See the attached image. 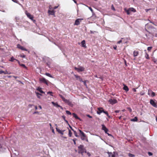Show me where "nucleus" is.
Here are the masks:
<instances>
[{"instance_id": "1", "label": "nucleus", "mask_w": 157, "mask_h": 157, "mask_svg": "<svg viewBox=\"0 0 157 157\" xmlns=\"http://www.w3.org/2000/svg\"><path fill=\"white\" fill-rule=\"evenodd\" d=\"M7 146L4 140L3 137L0 136V151L3 152L6 149Z\"/></svg>"}, {"instance_id": "2", "label": "nucleus", "mask_w": 157, "mask_h": 157, "mask_svg": "<svg viewBox=\"0 0 157 157\" xmlns=\"http://www.w3.org/2000/svg\"><path fill=\"white\" fill-rule=\"evenodd\" d=\"M59 96L62 98V100L66 103H67L69 106L72 107L73 104L72 103L71 101L69 100L66 99L62 95L59 94Z\"/></svg>"}, {"instance_id": "3", "label": "nucleus", "mask_w": 157, "mask_h": 157, "mask_svg": "<svg viewBox=\"0 0 157 157\" xmlns=\"http://www.w3.org/2000/svg\"><path fill=\"white\" fill-rule=\"evenodd\" d=\"M124 11L127 13L128 15H129L130 14V12H132L134 13L136 11V10L133 7L130 8L128 10L125 9Z\"/></svg>"}, {"instance_id": "4", "label": "nucleus", "mask_w": 157, "mask_h": 157, "mask_svg": "<svg viewBox=\"0 0 157 157\" xmlns=\"http://www.w3.org/2000/svg\"><path fill=\"white\" fill-rule=\"evenodd\" d=\"M78 131L81 134V140H85L86 139L87 140V138L85 134L81 130L78 129Z\"/></svg>"}, {"instance_id": "5", "label": "nucleus", "mask_w": 157, "mask_h": 157, "mask_svg": "<svg viewBox=\"0 0 157 157\" xmlns=\"http://www.w3.org/2000/svg\"><path fill=\"white\" fill-rule=\"evenodd\" d=\"M74 69L75 70L77 71L78 72L83 71L85 70V68L81 66H79L78 68L75 67Z\"/></svg>"}, {"instance_id": "6", "label": "nucleus", "mask_w": 157, "mask_h": 157, "mask_svg": "<svg viewBox=\"0 0 157 157\" xmlns=\"http://www.w3.org/2000/svg\"><path fill=\"white\" fill-rule=\"evenodd\" d=\"M82 20H83V18H78L75 21L74 25H79L80 24V22H81Z\"/></svg>"}, {"instance_id": "7", "label": "nucleus", "mask_w": 157, "mask_h": 157, "mask_svg": "<svg viewBox=\"0 0 157 157\" xmlns=\"http://www.w3.org/2000/svg\"><path fill=\"white\" fill-rule=\"evenodd\" d=\"M40 81L41 82L44 83L47 85H48V80L45 79L44 78H40Z\"/></svg>"}, {"instance_id": "8", "label": "nucleus", "mask_w": 157, "mask_h": 157, "mask_svg": "<svg viewBox=\"0 0 157 157\" xmlns=\"http://www.w3.org/2000/svg\"><path fill=\"white\" fill-rule=\"evenodd\" d=\"M109 103L112 105H113L117 102V100L115 99H110L109 100Z\"/></svg>"}, {"instance_id": "9", "label": "nucleus", "mask_w": 157, "mask_h": 157, "mask_svg": "<svg viewBox=\"0 0 157 157\" xmlns=\"http://www.w3.org/2000/svg\"><path fill=\"white\" fill-rule=\"evenodd\" d=\"M148 94L150 95L152 97H154L155 96V92H153L151 90H149L148 92Z\"/></svg>"}, {"instance_id": "10", "label": "nucleus", "mask_w": 157, "mask_h": 157, "mask_svg": "<svg viewBox=\"0 0 157 157\" xmlns=\"http://www.w3.org/2000/svg\"><path fill=\"white\" fill-rule=\"evenodd\" d=\"M17 48L19 49H21L22 50L25 51H28L29 53V51H28L27 49H26L25 48H24L23 47L21 46L19 44H18L17 45Z\"/></svg>"}, {"instance_id": "11", "label": "nucleus", "mask_w": 157, "mask_h": 157, "mask_svg": "<svg viewBox=\"0 0 157 157\" xmlns=\"http://www.w3.org/2000/svg\"><path fill=\"white\" fill-rule=\"evenodd\" d=\"M26 14L27 15V17L29 18L30 19L33 21H35V20H33V17L32 15L29 13L26 12Z\"/></svg>"}, {"instance_id": "12", "label": "nucleus", "mask_w": 157, "mask_h": 157, "mask_svg": "<svg viewBox=\"0 0 157 157\" xmlns=\"http://www.w3.org/2000/svg\"><path fill=\"white\" fill-rule=\"evenodd\" d=\"M98 110L97 111V113L99 115L102 112H103L104 110L102 107L98 108Z\"/></svg>"}, {"instance_id": "13", "label": "nucleus", "mask_w": 157, "mask_h": 157, "mask_svg": "<svg viewBox=\"0 0 157 157\" xmlns=\"http://www.w3.org/2000/svg\"><path fill=\"white\" fill-rule=\"evenodd\" d=\"M150 104L154 107L157 108V104L153 100H151L150 101Z\"/></svg>"}, {"instance_id": "14", "label": "nucleus", "mask_w": 157, "mask_h": 157, "mask_svg": "<svg viewBox=\"0 0 157 157\" xmlns=\"http://www.w3.org/2000/svg\"><path fill=\"white\" fill-rule=\"evenodd\" d=\"M101 126H102V129L104 131L105 133H107L109 131L108 129L103 124H102Z\"/></svg>"}, {"instance_id": "15", "label": "nucleus", "mask_w": 157, "mask_h": 157, "mask_svg": "<svg viewBox=\"0 0 157 157\" xmlns=\"http://www.w3.org/2000/svg\"><path fill=\"white\" fill-rule=\"evenodd\" d=\"M109 157H115V154L116 152H114L113 154L112 152H107Z\"/></svg>"}, {"instance_id": "16", "label": "nucleus", "mask_w": 157, "mask_h": 157, "mask_svg": "<svg viewBox=\"0 0 157 157\" xmlns=\"http://www.w3.org/2000/svg\"><path fill=\"white\" fill-rule=\"evenodd\" d=\"M74 75L76 78V79H78L80 82H83L82 78H81L80 76L75 74Z\"/></svg>"}, {"instance_id": "17", "label": "nucleus", "mask_w": 157, "mask_h": 157, "mask_svg": "<svg viewBox=\"0 0 157 157\" xmlns=\"http://www.w3.org/2000/svg\"><path fill=\"white\" fill-rule=\"evenodd\" d=\"M139 54V52L138 51H134L133 53V56L135 57L137 56Z\"/></svg>"}, {"instance_id": "18", "label": "nucleus", "mask_w": 157, "mask_h": 157, "mask_svg": "<svg viewBox=\"0 0 157 157\" xmlns=\"http://www.w3.org/2000/svg\"><path fill=\"white\" fill-rule=\"evenodd\" d=\"M73 117H74L76 119H78L80 120V121H81V119L79 118L77 116V115L75 113H73L72 114Z\"/></svg>"}, {"instance_id": "19", "label": "nucleus", "mask_w": 157, "mask_h": 157, "mask_svg": "<svg viewBox=\"0 0 157 157\" xmlns=\"http://www.w3.org/2000/svg\"><path fill=\"white\" fill-rule=\"evenodd\" d=\"M2 73H4V74H11L10 72L8 73V72L7 71H0V74H2Z\"/></svg>"}, {"instance_id": "20", "label": "nucleus", "mask_w": 157, "mask_h": 157, "mask_svg": "<svg viewBox=\"0 0 157 157\" xmlns=\"http://www.w3.org/2000/svg\"><path fill=\"white\" fill-rule=\"evenodd\" d=\"M16 61H17L18 62L19 64L21 66L24 67V68L25 69H27V67H26L25 66V64H21L19 62V61L18 60H16Z\"/></svg>"}, {"instance_id": "21", "label": "nucleus", "mask_w": 157, "mask_h": 157, "mask_svg": "<svg viewBox=\"0 0 157 157\" xmlns=\"http://www.w3.org/2000/svg\"><path fill=\"white\" fill-rule=\"evenodd\" d=\"M56 131L59 133L61 134L62 135H63V132H64V131H61L57 128H56Z\"/></svg>"}, {"instance_id": "22", "label": "nucleus", "mask_w": 157, "mask_h": 157, "mask_svg": "<svg viewBox=\"0 0 157 157\" xmlns=\"http://www.w3.org/2000/svg\"><path fill=\"white\" fill-rule=\"evenodd\" d=\"M123 89L125 90L126 92H127L129 90L128 87L124 84Z\"/></svg>"}, {"instance_id": "23", "label": "nucleus", "mask_w": 157, "mask_h": 157, "mask_svg": "<svg viewBox=\"0 0 157 157\" xmlns=\"http://www.w3.org/2000/svg\"><path fill=\"white\" fill-rule=\"evenodd\" d=\"M81 44L82 47H83L85 48H86V45L85 41V40H83L82 41Z\"/></svg>"}, {"instance_id": "24", "label": "nucleus", "mask_w": 157, "mask_h": 157, "mask_svg": "<svg viewBox=\"0 0 157 157\" xmlns=\"http://www.w3.org/2000/svg\"><path fill=\"white\" fill-rule=\"evenodd\" d=\"M48 13L49 15H54L55 14V12L53 10L48 11Z\"/></svg>"}, {"instance_id": "25", "label": "nucleus", "mask_w": 157, "mask_h": 157, "mask_svg": "<svg viewBox=\"0 0 157 157\" xmlns=\"http://www.w3.org/2000/svg\"><path fill=\"white\" fill-rule=\"evenodd\" d=\"M85 150H86L85 149H78V153L79 154H81L82 155Z\"/></svg>"}, {"instance_id": "26", "label": "nucleus", "mask_w": 157, "mask_h": 157, "mask_svg": "<svg viewBox=\"0 0 157 157\" xmlns=\"http://www.w3.org/2000/svg\"><path fill=\"white\" fill-rule=\"evenodd\" d=\"M145 52V57L147 59H149L150 58L149 57V55L147 53L146 50L144 51Z\"/></svg>"}, {"instance_id": "27", "label": "nucleus", "mask_w": 157, "mask_h": 157, "mask_svg": "<svg viewBox=\"0 0 157 157\" xmlns=\"http://www.w3.org/2000/svg\"><path fill=\"white\" fill-rule=\"evenodd\" d=\"M52 103L54 106H55L56 107H59V105L57 102L55 103L54 102H52Z\"/></svg>"}, {"instance_id": "28", "label": "nucleus", "mask_w": 157, "mask_h": 157, "mask_svg": "<svg viewBox=\"0 0 157 157\" xmlns=\"http://www.w3.org/2000/svg\"><path fill=\"white\" fill-rule=\"evenodd\" d=\"M138 119L136 117H135L134 118L132 119L131 120V121H136Z\"/></svg>"}, {"instance_id": "29", "label": "nucleus", "mask_w": 157, "mask_h": 157, "mask_svg": "<svg viewBox=\"0 0 157 157\" xmlns=\"http://www.w3.org/2000/svg\"><path fill=\"white\" fill-rule=\"evenodd\" d=\"M78 149H85L84 148V146L82 145H80L78 147Z\"/></svg>"}, {"instance_id": "30", "label": "nucleus", "mask_w": 157, "mask_h": 157, "mask_svg": "<svg viewBox=\"0 0 157 157\" xmlns=\"http://www.w3.org/2000/svg\"><path fill=\"white\" fill-rule=\"evenodd\" d=\"M37 90L41 93H44V91L42 90L41 88H38Z\"/></svg>"}, {"instance_id": "31", "label": "nucleus", "mask_w": 157, "mask_h": 157, "mask_svg": "<svg viewBox=\"0 0 157 157\" xmlns=\"http://www.w3.org/2000/svg\"><path fill=\"white\" fill-rule=\"evenodd\" d=\"M36 94L37 97L39 98H40V96L41 95V94L38 92H36Z\"/></svg>"}, {"instance_id": "32", "label": "nucleus", "mask_w": 157, "mask_h": 157, "mask_svg": "<svg viewBox=\"0 0 157 157\" xmlns=\"http://www.w3.org/2000/svg\"><path fill=\"white\" fill-rule=\"evenodd\" d=\"M68 130H69L68 135L70 137H71V136H72V133L71 132V131L70 129H69Z\"/></svg>"}, {"instance_id": "33", "label": "nucleus", "mask_w": 157, "mask_h": 157, "mask_svg": "<svg viewBox=\"0 0 157 157\" xmlns=\"http://www.w3.org/2000/svg\"><path fill=\"white\" fill-rule=\"evenodd\" d=\"M45 75H47L49 77L52 78V76L49 73H46L45 74Z\"/></svg>"}, {"instance_id": "34", "label": "nucleus", "mask_w": 157, "mask_h": 157, "mask_svg": "<svg viewBox=\"0 0 157 157\" xmlns=\"http://www.w3.org/2000/svg\"><path fill=\"white\" fill-rule=\"evenodd\" d=\"M128 155L129 157H135V155H134L130 153H129L128 154Z\"/></svg>"}, {"instance_id": "35", "label": "nucleus", "mask_w": 157, "mask_h": 157, "mask_svg": "<svg viewBox=\"0 0 157 157\" xmlns=\"http://www.w3.org/2000/svg\"><path fill=\"white\" fill-rule=\"evenodd\" d=\"M73 132H74V134L75 136L76 137H78V135L77 133L75 131H73Z\"/></svg>"}, {"instance_id": "36", "label": "nucleus", "mask_w": 157, "mask_h": 157, "mask_svg": "<svg viewBox=\"0 0 157 157\" xmlns=\"http://www.w3.org/2000/svg\"><path fill=\"white\" fill-rule=\"evenodd\" d=\"M66 113L67 114H68V115H71V112L68 110H66Z\"/></svg>"}, {"instance_id": "37", "label": "nucleus", "mask_w": 157, "mask_h": 157, "mask_svg": "<svg viewBox=\"0 0 157 157\" xmlns=\"http://www.w3.org/2000/svg\"><path fill=\"white\" fill-rule=\"evenodd\" d=\"M14 60H16L17 59H15L13 57H11V59H10V61H11V62H13V61Z\"/></svg>"}, {"instance_id": "38", "label": "nucleus", "mask_w": 157, "mask_h": 157, "mask_svg": "<svg viewBox=\"0 0 157 157\" xmlns=\"http://www.w3.org/2000/svg\"><path fill=\"white\" fill-rule=\"evenodd\" d=\"M76 140H77V139H76V138H74V139H72V140L74 142V144L75 145H76V142L75 141H76Z\"/></svg>"}, {"instance_id": "39", "label": "nucleus", "mask_w": 157, "mask_h": 157, "mask_svg": "<svg viewBox=\"0 0 157 157\" xmlns=\"http://www.w3.org/2000/svg\"><path fill=\"white\" fill-rule=\"evenodd\" d=\"M20 56L22 58H25V55L23 54H22L20 55Z\"/></svg>"}, {"instance_id": "40", "label": "nucleus", "mask_w": 157, "mask_h": 157, "mask_svg": "<svg viewBox=\"0 0 157 157\" xmlns=\"http://www.w3.org/2000/svg\"><path fill=\"white\" fill-rule=\"evenodd\" d=\"M13 2L16 3H19V2L17 0H12Z\"/></svg>"}, {"instance_id": "41", "label": "nucleus", "mask_w": 157, "mask_h": 157, "mask_svg": "<svg viewBox=\"0 0 157 157\" xmlns=\"http://www.w3.org/2000/svg\"><path fill=\"white\" fill-rule=\"evenodd\" d=\"M152 47H149L147 48V49L148 51H150L151 50V49H152Z\"/></svg>"}, {"instance_id": "42", "label": "nucleus", "mask_w": 157, "mask_h": 157, "mask_svg": "<svg viewBox=\"0 0 157 157\" xmlns=\"http://www.w3.org/2000/svg\"><path fill=\"white\" fill-rule=\"evenodd\" d=\"M103 113H105V114H106L107 116H108V114H109L107 111H105L104 110Z\"/></svg>"}, {"instance_id": "43", "label": "nucleus", "mask_w": 157, "mask_h": 157, "mask_svg": "<svg viewBox=\"0 0 157 157\" xmlns=\"http://www.w3.org/2000/svg\"><path fill=\"white\" fill-rule=\"evenodd\" d=\"M121 39L122 40V42L124 43H127V41H125L124 40V38H121Z\"/></svg>"}, {"instance_id": "44", "label": "nucleus", "mask_w": 157, "mask_h": 157, "mask_svg": "<svg viewBox=\"0 0 157 157\" xmlns=\"http://www.w3.org/2000/svg\"><path fill=\"white\" fill-rule=\"evenodd\" d=\"M148 154L149 156H151V155H153L152 153L151 152H148Z\"/></svg>"}, {"instance_id": "45", "label": "nucleus", "mask_w": 157, "mask_h": 157, "mask_svg": "<svg viewBox=\"0 0 157 157\" xmlns=\"http://www.w3.org/2000/svg\"><path fill=\"white\" fill-rule=\"evenodd\" d=\"M122 42V40H121L117 42V44H120V43H121Z\"/></svg>"}, {"instance_id": "46", "label": "nucleus", "mask_w": 157, "mask_h": 157, "mask_svg": "<svg viewBox=\"0 0 157 157\" xmlns=\"http://www.w3.org/2000/svg\"><path fill=\"white\" fill-rule=\"evenodd\" d=\"M52 92L51 91H49L47 93L48 94H50L52 96H53V95L52 94Z\"/></svg>"}, {"instance_id": "47", "label": "nucleus", "mask_w": 157, "mask_h": 157, "mask_svg": "<svg viewBox=\"0 0 157 157\" xmlns=\"http://www.w3.org/2000/svg\"><path fill=\"white\" fill-rule=\"evenodd\" d=\"M69 127L73 131V132L75 131L74 129L72 128L71 126L69 124Z\"/></svg>"}, {"instance_id": "48", "label": "nucleus", "mask_w": 157, "mask_h": 157, "mask_svg": "<svg viewBox=\"0 0 157 157\" xmlns=\"http://www.w3.org/2000/svg\"><path fill=\"white\" fill-rule=\"evenodd\" d=\"M112 9L114 11L115 10V9L114 8L113 5H112Z\"/></svg>"}, {"instance_id": "49", "label": "nucleus", "mask_w": 157, "mask_h": 157, "mask_svg": "<svg viewBox=\"0 0 157 157\" xmlns=\"http://www.w3.org/2000/svg\"><path fill=\"white\" fill-rule=\"evenodd\" d=\"M86 80H85L84 81H83V82H83L85 86H86Z\"/></svg>"}, {"instance_id": "50", "label": "nucleus", "mask_w": 157, "mask_h": 157, "mask_svg": "<svg viewBox=\"0 0 157 157\" xmlns=\"http://www.w3.org/2000/svg\"><path fill=\"white\" fill-rule=\"evenodd\" d=\"M86 116L90 118H92V117L89 114L87 115Z\"/></svg>"}, {"instance_id": "51", "label": "nucleus", "mask_w": 157, "mask_h": 157, "mask_svg": "<svg viewBox=\"0 0 157 157\" xmlns=\"http://www.w3.org/2000/svg\"><path fill=\"white\" fill-rule=\"evenodd\" d=\"M106 133L108 135V136H112V135H111V134H109V133H107V132Z\"/></svg>"}, {"instance_id": "52", "label": "nucleus", "mask_w": 157, "mask_h": 157, "mask_svg": "<svg viewBox=\"0 0 157 157\" xmlns=\"http://www.w3.org/2000/svg\"><path fill=\"white\" fill-rule=\"evenodd\" d=\"M62 118L64 119V120H65L66 117L64 116H62Z\"/></svg>"}, {"instance_id": "53", "label": "nucleus", "mask_w": 157, "mask_h": 157, "mask_svg": "<svg viewBox=\"0 0 157 157\" xmlns=\"http://www.w3.org/2000/svg\"><path fill=\"white\" fill-rule=\"evenodd\" d=\"M119 112H120L119 110H115V112L116 113H119Z\"/></svg>"}, {"instance_id": "54", "label": "nucleus", "mask_w": 157, "mask_h": 157, "mask_svg": "<svg viewBox=\"0 0 157 157\" xmlns=\"http://www.w3.org/2000/svg\"><path fill=\"white\" fill-rule=\"evenodd\" d=\"M132 90L134 91V92H136V89L134 88H133L132 89Z\"/></svg>"}, {"instance_id": "55", "label": "nucleus", "mask_w": 157, "mask_h": 157, "mask_svg": "<svg viewBox=\"0 0 157 157\" xmlns=\"http://www.w3.org/2000/svg\"><path fill=\"white\" fill-rule=\"evenodd\" d=\"M117 47V46H115L113 47V48L114 49L116 50V49Z\"/></svg>"}, {"instance_id": "56", "label": "nucleus", "mask_w": 157, "mask_h": 157, "mask_svg": "<svg viewBox=\"0 0 157 157\" xmlns=\"http://www.w3.org/2000/svg\"><path fill=\"white\" fill-rule=\"evenodd\" d=\"M144 93H140V94L141 95H144Z\"/></svg>"}, {"instance_id": "57", "label": "nucleus", "mask_w": 157, "mask_h": 157, "mask_svg": "<svg viewBox=\"0 0 157 157\" xmlns=\"http://www.w3.org/2000/svg\"><path fill=\"white\" fill-rule=\"evenodd\" d=\"M13 78H14L15 79H16V78H17V77L15 76H13Z\"/></svg>"}, {"instance_id": "58", "label": "nucleus", "mask_w": 157, "mask_h": 157, "mask_svg": "<svg viewBox=\"0 0 157 157\" xmlns=\"http://www.w3.org/2000/svg\"><path fill=\"white\" fill-rule=\"evenodd\" d=\"M72 0L75 3L77 4V2L75 0Z\"/></svg>"}, {"instance_id": "59", "label": "nucleus", "mask_w": 157, "mask_h": 157, "mask_svg": "<svg viewBox=\"0 0 157 157\" xmlns=\"http://www.w3.org/2000/svg\"><path fill=\"white\" fill-rule=\"evenodd\" d=\"M59 107H60L62 109H63V108L62 107V106H61L60 105H59Z\"/></svg>"}, {"instance_id": "60", "label": "nucleus", "mask_w": 157, "mask_h": 157, "mask_svg": "<svg viewBox=\"0 0 157 157\" xmlns=\"http://www.w3.org/2000/svg\"><path fill=\"white\" fill-rule=\"evenodd\" d=\"M145 10V11L146 12H148V11H149V9H146Z\"/></svg>"}, {"instance_id": "61", "label": "nucleus", "mask_w": 157, "mask_h": 157, "mask_svg": "<svg viewBox=\"0 0 157 157\" xmlns=\"http://www.w3.org/2000/svg\"><path fill=\"white\" fill-rule=\"evenodd\" d=\"M64 121H65L66 122V123H67L68 124V125L69 124H68V121H67V120H64Z\"/></svg>"}, {"instance_id": "62", "label": "nucleus", "mask_w": 157, "mask_h": 157, "mask_svg": "<svg viewBox=\"0 0 157 157\" xmlns=\"http://www.w3.org/2000/svg\"><path fill=\"white\" fill-rule=\"evenodd\" d=\"M58 7V6H55L54 7V9H56Z\"/></svg>"}, {"instance_id": "63", "label": "nucleus", "mask_w": 157, "mask_h": 157, "mask_svg": "<svg viewBox=\"0 0 157 157\" xmlns=\"http://www.w3.org/2000/svg\"><path fill=\"white\" fill-rule=\"evenodd\" d=\"M38 113V112L37 111H36V112H35L33 113V114H35V113Z\"/></svg>"}, {"instance_id": "64", "label": "nucleus", "mask_w": 157, "mask_h": 157, "mask_svg": "<svg viewBox=\"0 0 157 157\" xmlns=\"http://www.w3.org/2000/svg\"><path fill=\"white\" fill-rule=\"evenodd\" d=\"M35 109L36 110L37 109V106H35Z\"/></svg>"}]
</instances>
